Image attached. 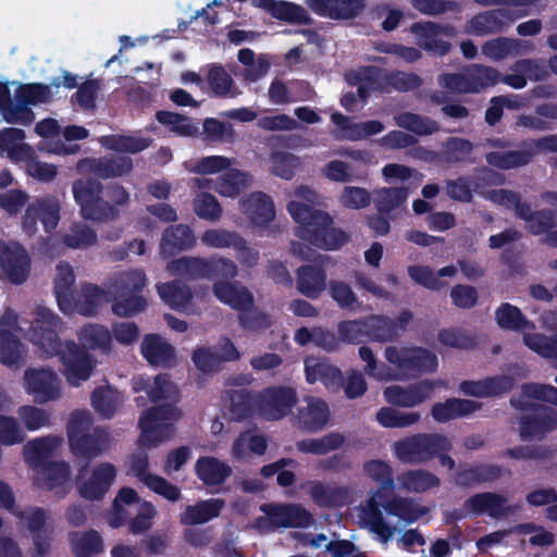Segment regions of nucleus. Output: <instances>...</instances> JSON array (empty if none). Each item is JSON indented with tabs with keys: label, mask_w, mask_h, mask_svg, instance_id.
Listing matches in <instances>:
<instances>
[{
	"label": "nucleus",
	"mask_w": 557,
	"mask_h": 557,
	"mask_svg": "<svg viewBox=\"0 0 557 557\" xmlns=\"http://www.w3.org/2000/svg\"><path fill=\"white\" fill-rule=\"evenodd\" d=\"M61 323V319L52 310L38 306L32 325L30 341L38 345L47 357L58 356L64 367L69 384L79 386L90 377L95 362L89 352L74 341H60L58 330Z\"/></svg>",
	"instance_id": "1"
},
{
	"label": "nucleus",
	"mask_w": 557,
	"mask_h": 557,
	"mask_svg": "<svg viewBox=\"0 0 557 557\" xmlns=\"http://www.w3.org/2000/svg\"><path fill=\"white\" fill-rule=\"evenodd\" d=\"M72 193L75 202L79 206L81 215L85 220L94 222L113 221L120 216L119 206H124L129 200V194L119 184H111L102 197L103 185L91 176L79 177L72 183Z\"/></svg>",
	"instance_id": "2"
},
{
	"label": "nucleus",
	"mask_w": 557,
	"mask_h": 557,
	"mask_svg": "<svg viewBox=\"0 0 557 557\" xmlns=\"http://www.w3.org/2000/svg\"><path fill=\"white\" fill-rule=\"evenodd\" d=\"M287 211L298 225L295 235L317 248L335 250L349 239L343 230L333 226L332 215L323 210L293 200L287 203Z\"/></svg>",
	"instance_id": "3"
},
{
	"label": "nucleus",
	"mask_w": 557,
	"mask_h": 557,
	"mask_svg": "<svg viewBox=\"0 0 557 557\" xmlns=\"http://www.w3.org/2000/svg\"><path fill=\"white\" fill-rule=\"evenodd\" d=\"M91 416L85 410L73 411L66 424L70 450L83 461L77 478L84 476L90 462L109 450L111 445L110 432L101 426L91 430Z\"/></svg>",
	"instance_id": "4"
},
{
	"label": "nucleus",
	"mask_w": 557,
	"mask_h": 557,
	"mask_svg": "<svg viewBox=\"0 0 557 557\" xmlns=\"http://www.w3.org/2000/svg\"><path fill=\"white\" fill-rule=\"evenodd\" d=\"M146 282V274L139 269L117 273L110 284V293L113 297L112 312L123 318L143 312L148 305L147 299L141 295Z\"/></svg>",
	"instance_id": "5"
},
{
	"label": "nucleus",
	"mask_w": 557,
	"mask_h": 557,
	"mask_svg": "<svg viewBox=\"0 0 557 557\" xmlns=\"http://www.w3.org/2000/svg\"><path fill=\"white\" fill-rule=\"evenodd\" d=\"M169 268L172 273L190 280H232L238 274L237 265L233 260L215 256L210 258L184 256L173 260Z\"/></svg>",
	"instance_id": "6"
},
{
	"label": "nucleus",
	"mask_w": 557,
	"mask_h": 557,
	"mask_svg": "<svg viewBox=\"0 0 557 557\" xmlns=\"http://www.w3.org/2000/svg\"><path fill=\"white\" fill-rule=\"evenodd\" d=\"M450 438L441 433H417L394 444L397 458L410 465L433 460L440 451L451 450Z\"/></svg>",
	"instance_id": "7"
},
{
	"label": "nucleus",
	"mask_w": 557,
	"mask_h": 557,
	"mask_svg": "<svg viewBox=\"0 0 557 557\" xmlns=\"http://www.w3.org/2000/svg\"><path fill=\"white\" fill-rule=\"evenodd\" d=\"M180 417V409L172 404L154 406L144 411L138 421L141 431L139 445L151 448L166 442L173 434V422Z\"/></svg>",
	"instance_id": "8"
},
{
	"label": "nucleus",
	"mask_w": 557,
	"mask_h": 557,
	"mask_svg": "<svg viewBox=\"0 0 557 557\" xmlns=\"http://www.w3.org/2000/svg\"><path fill=\"white\" fill-rule=\"evenodd\" d=\"M384 357L403 376L432 373L438 366L436 355L422 347L387 346Z\"/></svg>",
	"instance_id": "9"
},
{
	"label": "nucleus",
	"mask_w": 557,
	"mask_h": 557,
	"mask_svg": "<svg viewBox=\"0 0 557 557\" xmlns=\"http://www.w3.org/2000/svg\"><path fill=\"white\" fill-rule=\"evenodd\" d=\"M511 405L525 412L519 419L521 440H542L557 429V409L536 403L517 406L513 399Z\"/></svg>",
	"instance_id": "10"
},
{
	"label": "nucleus",
	"mask_w": 557,
	"mask_h": 557,
	"mask_svg": "<svg viewBox=\"0 0 557 557\" xmlns=\"http://www.w3.org/2000/svg\"><path fill=\"white\" fill-rule=\"evenodd\" d=\"M298 401L295 387L268 386L259 391V416L267 421H278L289 413Z\"/></svg>",
	"instance_id": "11"
},
{
	"label": "nucleus",
	"mask_w": 557,
	"mask_h": 557,
	"mask_svg": "<svg viewBox=\"0 0 557 557\" xmlns=\"http://www.w3.org/2000/svg\"><path fill=\"white\" fill-rule=\"evenodd\" d=\"M395 483L392 480L391 486L380 482L376 491L367 500V506L362 509V517L370 525V529L382 539L388 540L393 534V529L384 520L381 507L391 502L394 496Z\"/></svg>",
	"instance_id": "12"
},
{
	"label": "nucleus",
	"mask_w": 557,
	"mask_h": 557,
	"mask_svg": "<svg viewBox=\"0 0 557 557\" xmlns=\"http://www.w3.org/2000/svg\"><path fill=\"white\" fill-rule=\"evenodd\" d=\"M443 385L442 381L422 380L407 387L399 385L388 386L384 389V397L388 404L398 407H414L429 399L435 387Z\"/></svg>",
	"instance_id": "13"
},
{
	"label": "nucleus",
	"mask_w": 557,
	"mask_h": 557,
	"mask_svg": "<svg viewBox=\"0 0 557 557\" xmlns=\"http://www.w3.org/2000/svg\"><path fill=\"white\" fill-rule=\"evenodd\" d=\"M260 510L270 517L273 529L307 528L313 520L310 511L299 504L267 503L260 506Z\"/></svg>",
	"instance_id": "14"
},
{
	"label": "nucleus",
	"mask_w": 557,
	"mask_h": 557,
	"mask_svg": "<svg viewBox=\"0 0 557 557\" xmlns=\"http://www.w3.org/2000/svg\"><path fill=\"white\" fill-rule=\"evenodd\" d=\"M410 30L417 36L419 47L428 53L443 57L450 51V42L441 39L440 36H451L454 34L453 26L435 22H416L410 26Z\"/></svg>",
	"instance_id": "15"
},
{
	"label": "nucleus",
	"mask_w": 557,
	"mask_h": 557,
	"mask_svg": "<svg viewBox=\"0 0 557 557\" xmlns=\"http://www.w3.org/2000/svg\"><path fill=\"white\" fill-rule=\"evenodd\" d=\"M24 386L37 404L55 400L61 394L58 376L51 369H27L24 373Z\"/></svg>",
	"instance_id": "16"
},
{
	"label": "nucleus",
	"mask_w": 557,
	"mask_h": 557,
	"mask_svg": "<svg viewBox=\"0 0 557 557\" xmlns=\"http://www.w3.org/2000/svg\"><path fill=\"white\" fill-rule=\"evenodd\" d=\"M0 271L15 284H23L30 271V258L26 249L16 244L9 246L0 240Z\"/></svg>",
	"instance_id": "17"
},
{
	"label": "nucleus",
	"mask_w": 557,
	"mask_h": 557,
	"mask_svg": "<svg viewBox=\"0 0 557 557\" xmlns=\"http://www.w3.org/2000/svg\"><path fill=\"white\" fill-rule=\"evenodd\" d=\"M412 318L413 314L409 310L401 311L396 319L384 314H370L368 315L369 339L377 343L394 342L406 331Z\"/></svg>",
	"instance_id": "18"
},
{
	"label": "nucleus",
	"mask_w": 557,
	"mask_h": 557,
	"mask_svg": "<svg viewBox=\"0 0 557 557\" xmlns=\"http://www.w3.org/2000/svg\"><path fill=\"white\" fill-rule=\"evenodd\" d=\"M506 496L494 492H482L465 502V509L474 516L487 515L494 519L505 518L513 512Z\"/></svg>",
	"instance_id": "19"
},
{
	"label": "nucleus",
	"mask_w": 557,
	"mask_h": 557,
	"mask_svg": "<svg viewBox=\"0 0 557 557\" xmlns=\"http://www.w3.org/2000/svg\"><path fill=\"white\" fill-rule=\"evenodd\" d=\"M117 471L113 463L97 465L90 476L78 486L81 497L87 500H101L112 486Z\"/></svg>",
	"instance_id": "20"
},
{
	"label": "nucleus",
	"mask_w": 557,
	"mask_h": 557,
	"mask_svg": "<svg viewBox=\"0 0 557 557\" xmlns=\"http://www.w3.org/2000/svg\"><path fill=\"white\" fill-rule=\"evenodd\" d=\"M317 15L344 21L357 17L366 7L364 0H306Z\"/></svg>",
	"instance_id": "21"
},
{
	"label": "nucleus",
	"mask_w": 557,
	"mask_h": 557,
	"mask_svg": "<svg viewBox=\"0 0 557 557\" xmlns=\"http://www.w3.org/2000/svg\"><path fill=\"white\" fill-rule=\"evenodd\" d=\"M242 212L255 226L265 227L275 218L273 199L263 191H252L240 200Z\"/></svg>",
	"instance_id": "22"
},
{
	"label": "nucleus",
	"mask_w": 557,
	"mask_h": 557,
	"mask_svg": "<svg viewBox=\"0 0 557 557\" xmlns=\"http://www.w3.org/2000/svg\"><path fill=\"white\" fill-rule=\"evenodd\" d=\"M77 169L79 172L88 170L98 178L108 180L129 173L133 169V160L127 156L82 160Z\"/></svg>",
	"instance_id": "23"
},
{
	"label": "nucleus",
	"mask_w": 557,
	"mask_h": 557,
	"mask_svg": "<svg viewBox=\"0 0 557 557\" xmlns=\"http://www.w3.org/2000/svg\"><path fill=\"white\" fill-rule=\"evenodd\" d=\"M515 380L508 375L488 376L480 381L466 380L460 383V391L473 397L499 396L510 392Z\"/></svg>",
	"instance_id": "24"
},
{
	"label": "nucleus",
	"mask_w": 557,
	"mask_h": 557,
	"mask_svg": "<svg viewBox=\"0 0 557 557\" xmlns=\"http://www.w3.org/2000/svg\"><path fill=\"white\" fill-rule=\"evenodd\" d=\"M140 351L151 366L171 368L176 360L175 349L159 334H148L144 337Z\"/></svg>",
	"instance_id": "25"
},
{
	"label": "nucleus",
	"mask_w": 557,
	"mask_h": 557,
	"mask_svg": "<svg viewBox=\"0 0 557 557\" xmlns=\"http://www.w3.org/2000/svg\"><path fill=\"white\" fill-rule=\"evenodd\" d=\"M228 411L234 421H244L259 414V392L248 388L226 391Z\"/></svg>",
	"instance_id": "26"
},
{
	"label": "nucleus",
	"mask_w": 557,
	"mask_h": 557,
	"mask_svg": "<svg viewBox=\"0 0 557 557\" xmlns=\"http://www.w3.org/2000/svg\"><path fill=\"white\" fill-rule=\"evenodd\" d=\"M505 469L499 465L478 463L460 466L455 475V482L461 487H472L482 483H492L500 479Z\"/></svg>",
	"instance_id": "27"
},
{
	"label": "nucleus",
	"mask_w": 557,
	"mask_h": 557,
	"mask_svg": "<svg viewBox=\"0 0 557 557\" xmlns=\"http://www.w3.org/2000/svg\"><path fill=\"white\" fill-rule=\"evenodd\" d=\"M213 295L232 309L240 311L255 305L252 294L244 286L228 281H216L212 286Z\"/></svg>",
	"instance_id": "28"
},
{
	"label": "nucleus",
	"mask_w": 557,
	"mask_h": 557,
	"mask_svg": "<svg viewBox=\"0 0 557 557\" xmlns=\"http://www.w3.org/2000/svg\"><path fill=\"white\" fill-rule=\"evenodd\" d=\"M528 140L520 143L519 150L491 151L485 154V161L488 165L508 171L528 165L534 158V151L525 145Z\"/></svg>",
	"instance_id": "29"
},
{
	"label": "nucleus",
	"mask_w": 557,
	"mask_h": 557,
	"mask_svg": "<svg viewBox=\"0 0 557 557\" xmlns=\"http://www.w3.org/2000/svg\"><path fill=\"white\" fill-rule=\"evenodd\" d=\"M224 506L225 502L222 498H210L187 505L180 515V522L187 527L207 523L219 517Z\"/></svg>",
	"instance_id": "30"
},
{
	"label": "nucleus",
	"mask_w": 557,
	"mask_h": 557,
	"mask_svg": "<svg viewBox=\"0 0 557 557\" xmlns=\"http://www.w3.org/2000/svg\"><path fill=\"white\" fill-rule=\"evenodd\" d=\"M195 474L206 486L223 484L232 474V468L213 456H201L195 463Z\"/></svg>",
	"instance_id": "31"
},
{
	"label": "nucleus",
	"mask_w": 557,
	"mask_h": 557,
	"mask_svg": "<svg viewBox=\"0 0 557 557\" xmlns=\"http://www.w3.org/2000/svg\"><path fill=\"white\" fill-rule=\"evenodd\" d=\"M75 275L73 268L66 261H60L57 265V276L54 278V295L59 309L69 314L73 311V286Z\"/></svg>",
	"instance_id": "32"
},
{
	"label": "nucleus",
	"mask_w": 557,
	"mask_h": 557,
	"mask_svg": "<svg viewBox=\"0 0 557 557\" xmlns=\"http://www.w3.org/2000/svg\"><path fill=\"white\" fill-rule=\"evenodd\" d=\"M482 405L475 400L449 398L444 403H435L431 414L436 422L444 423L457 418L467 417L478 410Z\"/></svg>",
	"instance_id": "33"
},
{
	"label": "nucleus",
	"mask_w": 557,
	"mask_h": 557,
	"mask_svg": "<svg viewBox=\"0 0 557 557\" xmlns=\"http://www.w3.org/2000/svg\"><path fill=\"white\" fill-rule=\"evenodd\" d=\"M326 288V273L320 265L306 264L297 270V289L310 299H317Z\"/></svg>",
	"instance_id": "34"
},
{
	"label": "nucleus",
	"mask_w": 557,
	"mask_h": 557,
	"mask_svg": "<svg viewBox=\"0 0 557 557\" xmlns=\"http://www.w3.org/2000/svg\"><path fill=\"white\" fill-rule=\"evenodd\" d=\"M330 409L321 398H310L306 407H300L297 420L300 428L307 432L321 431L327 423Z\"/></svg>",
	"instance_id": "35"
},
{
	"label": "nucleus",
	"mask_w": 557,
	"mask_h": 557,
	"mask_svg": "<svg viewBox=\"0 0 557 557\" xmlns=\"http://www.w3.org/2000/svg\"><path fill=\"white\" fill-rule=\"evenodd\" d=\"M495 321L499 329L517 333H530L536 329L535 323L529 320L518 308L509 302H503L495 310Z\"/></svg>",
	"instance_id": "36"
},
{
	"label": "nucleus",
	"mask_w": 557,
	"mask_h": 557,
	"mask_svg": "<svg viewBox=\"0 0 557 557\" xmlns=\"http://www.w3.org/2000/svg\"><path fill=\"white\" fill-rule=\"evenodd\" d=\"M60 444L61 438L52 435L41 436L29 441L24 446L25 461L33 469H39L41 465L50 461V458Z\"/></svg>",
	"instance_id": "37"
},
{
	"label": "nucleus",
	"mask_w": 557,
	"mask_h": 557,
	"mask_svg": "<svg viewBox=\"0 0 557 557\" xmlns=\"http://www.w3.org/2000/svg\"><path fill=\"white\" fill-rule=\"evenodd\" d=\"M196 237L186 224H175L166 227L162 234L161 248L171 256L194 247Z\"/></svg>",
	"instance_id": "38"
},
{
	"label": "nucleus",
	"mask_w": 557,
	"mask_h": 557,
	"mask_svg": "<svg viewBox=\"0 0 557 557\" xmlns=\"http://www.w3.org/2000/svg\"><path fill=\"white\" fill-rule=\"evenodd\" d=\"M60 210L61 206L55 197L45 196L28 206L27 218H37L38 221L41 222L45 231L51 233L59 224Z\"/></svg>",
	"instance_id": "39"
},
{
	"label": "nucleus",
	"mask_w": 557,
	"mask_h": 557,
	"mask_svg": "<svg viewBox=\"0 0 557 557\" xmlns=\"http://www.w3.org/2000/svg\"><path fill=\"white\" fill-rule=\"evenodd\" d=\"M160 298L173 310L185 311L191 302V288L180 280L157 285Z\"/></svg>",
	"instance_id": "40"
},
{
	"label": "nucleus",
	"mask_w": 557,
	"mask_h": 557,
	"mask_svg": "<svg viewBox=\"0 0 557 557\" xmlns=\"http://www.w3.org/2000/svg\"><path fill=\"white\" fill-rule=\"evenodd\" d=\"M408 195L407 187H382L373 190L371 201L379 213L392 215L393 211L405 205Z\"/></svg>",
	"instance_id": "41"
},
{
	"label": "nucleus",
	"mask_w": 557,
	"mask_h": 557,
	"mask_svg": "<svg viewBox=\"0 0 557 557\" xmlns=\"http://www.w3.org/2000/svg\"><path fill=\"white\" fill-rule=\"evenodd\" d=\"M507 18L508 14L505 10L495 9L474 15L469 24L474 35L485 36L502 33L507 24Z\"/></svg>",
	"instance_id": "42"
},
{
	"label": "nucleus",
	"mask_w": 557,
	"mask_h": 557,
	"mask_svg": "<svg viewBox=\"0 0 557 557\" xmlns=\"http://www.w3.org/2000/svg\"><path fill=\"white\" fill-rule=\"evenodd\" d=\"M61 86L60 79L53 78L50 85L44 83L20 84L15 90V98H21L24 104L37 106L52 100V88Z\"/></svg>",
	"instance_id": "43"
},
{
	"label": "nucleus",
	"mask_w": 557,
	"mask_h": 557,
	"mask_svg": "<svg viewBox=\"0 0 557 557\" xmlns=\"http://www.w3.org/2000/svg\"><path fill=\"white\" fill-rule=\"evenodd\" d=\"M473 151V144L461 137H448L437 152L438 161L447 164L472 162L469 157Z\"/></svg>",
	"instance_id": "44"
},
{
	"label": "nucleus",
	"mask_w": 557,
	"mask_h": 557,
	"mask_svg": "<svg viewBox=\"0 0 557 557\" xmlns=\"http://www.w3.org/2000/svg\"><path fill=\"white\" fill-rule=\"evenodd\" d=\"M251 176L247 172L231 166L221 175L213 189L223 197L235 198L250 185Z\"/></svg>",
	"instance_id": "45"
},
{
	"label": "nucleus",
	"mask_w": 557,
	"mask_h": 557,
	"mask_svg": "<svg viewBox=\"0 0 557 557\" xmlns=\"http://www.w3.org/2000/svg\"><path fill=\"white\" fill-rule=\"evenodd\" d=\"M518 219L525 222L527 230L533 235L548 234L555 225V214L553 210L543 209L533 211L530 203L518 212Z\"/></svg>",
	"instance_id": "46"
},
{
	"label": "nucleus",
	"mask_w": 557,
	"mask_h": 557,
	"mask_svg": "<svg viewBox=\"0 0 557 557\" xmlns=\"http://www.w3.org/2000/svg\"><path fill=\"white\" fill-rule=\"evenodd\" d=\"M345 437L338 432H330L319 438H304L296 443L300 453L323 456L343 446Z\"/></svg>",
	"instance_id": "47"
},
{
	"label": "nucleus",
	"mask_w": 557,
	"mask_h": 557,
	"mask_svg": "<svg viewBox=\"0 0 557 557\" xmlns=\"http://www.w3.org/2000/svg\"><path fill=\"white\" fill-rule=\"evenodd\" d=\"M73 554L76 557H92L103 552L101 535L94 529L86 532H73L70 534Z\"/></svg>",
	"instance_id": "48"
},
{
	"label": "nucleus",
	"mask_w": 557,
	"mask_h": 557,
	"mask_svg": "<svg viewBox=\"0 0 557 557\" xmlns=\"http://www.w3.org/2000/svg\"><path fill=\"white\" fill-rule=\"evenodd\" d=\"M35 470L41 476L40 486L48 491L62 486L70 479V466L64 460H50Z\"/></svg>",
	"instance_id": "49"
},
{
	"label": "nucleus",
	"mask_w": 557,
	"mask_h": 557,
	"mask_svg": "<svg viewBox=\"0 0 557 557\" xmlns=\"http://www.w3.org/2000/svg\"><path fill=\"white\" fill-rule=\"evenodd\" d=\"M398 481L405 490L414 493H423L441 484L437 475L424 469L406 471L398 476Z\"/></svg>",
	"instance_id": "50"
},
{
	"label": "nucleus",
	"mask_w": 557,
	"mask_h": 557,
	"mask_svg": "<svg viewBox=\"0 0 557 557\" xmlns=\"http://www.w3.org/2000/svg\"><path fill=\"white\" fill-rule=\"evenodd\" d=\"M395 123L418 136H428L440 131V124L435 120L412 112L397 114Z\"/></svg>",
	"instance_id": "51"
},
{
	"label": "nucleus",
	"mask_w": 557,
	"mask_h": 557,
	"mask_svg": "<svg viewBox=\"0 0 557 557\" xmlns=\"http://www.w3.org/2000/svg\"><path fill=\"white\" fill-rule=\"evenodd\" d=\"M384 509L387 515L397 517L406 523H413L428 513L426 507H420L412 499L404 497H394L384 504Z\"/></svg>",
	"instance_id": "52"
},
{
	"label": "nucleus",
	"mask_w": 557,
	"mask_h": 557,
	"mask_svg": "<svg viewBox=\"0 0 557 557\" xmlns=\"http://www.w3.org/2000/svg\"><path fill=\"white\" fill-rule=\"evenodd\" d=\"M271 16L283 22L298 24V25H310L312 18L306 11V9L299 4L289 1H276L270 12Z\"/></svg>",
	"instance_id": "53"
},
{
	"label": "nucleus",
	"mask_w": 557,
	"mask_h": 557,
	"mask_svg": "<svg viewBox=\"0 0 557 557\" xmlns=\"http://www.w3.org/2000/svg\"><path fill=\"white\" fill-rule=\"evenodd\" d=\"M524 45L527 46V42L521 39L498 37L487 40L482 46V52L485 57L499 61L508 55H518L520 53L519 47Z\"/></svg>",
	"instance_id": "54"
},
{
	"label": "nucleus",
	"mask_w": 557,
	"mask_h": 557,
	"mask_svg": "<svg viewBox=\"0 0 557 557\" xmlns=\"http://www.w3.org/2000/svg\"><path fill=\"white\" fill-rule=\"evenodd\" d=\"M78 339L89 349H101L108 352L111 348L112 335L106 326L87 324L78 333Z\"/></svg>",
	"instance_id": "55"
},
{
	"label": "nucleus",
	"mask_w": 557,
	"mask_h": 557,
	"mask_svg": "<svg viewBox=\"0 0 557 557\" xmlns=\"http://www.w3.org/2000/svg\"><path fill=\"white\" fill-rule=\"evenodd\" d=\"M22 359V343L18 337L5 329H0V362L3 366L18 367Z\"/></svg>",
	"instance_id": "56"
},
{
	"label": "nucleus",
	"mask_w": 557,
	"mask_h": 557,
	"mask_svg": "<svg viewBox=\"0 0 557 557\" xmlns=\"http://www.w3.org/2000/svg\"><path fill=\"white\" fill-rule=\"evenodd\" d=\"M156 120L165 126H169L172 133L180 136H194L198 133V125L185 115L166 110L156 112Z\"/></svg>",
	"instance_id": "57"
},
{
	"label": "nucleus",
	"mask_w": 557,
	"mask_h": 557,
	"mask_svg": "<svg viewBox=\"0 0 557 557\" xmlns=\"http://www.w3.org/2000/svg\"><path fill=\"white\" fill-rule=\"evenodd\" d=\"M310 495L313 502L322 507H337L345 503L347 493L338 486H327L322 482H313L310 487Z\"/></svg>",
	"instance_id": "58"
},
{
	"label": "nucleus",
	"mask_w": 557,
	"mask_h": 557,
	"mask_svg": "<svg viewBox=\"0 0 557 557\" xmlns=\"http://www.w3.org/2000/svg\"><path fill=\"white\" fill-rule=\"evenodd\" d=\"M471 94L495 86L500 78V73L487 65L472 64L467 69Z\"/></svg>",
	"instance_id": "59"
},
{
	"label": "nucleus",
	"mask_w": 557,
	"mask_h": 557,
	"mask_svg": "<svg viewBox=\"0 0 557 557\" xmlns=\"http://www.w3.org/2000/svg\"><path fill=\"white\" fill-rule=\"evenodd\" d=\"M359 357L367 363L364 371L366 373L379 381H394L398 379L396 371L384 362H379L368 346H361L359 348Z\"/></svg>",
	"instance_id": "60"
},
{
	"label": "nucleus",
	"mask_w": 557,
	"mask_h": 557,
	"mask_svg": "<svg viewBox=\"0 0 557 557\" xmlns=\"http://www.w3.org/2000/svg\"><path fill=\"white\" fill-rule=\"evenodd\" d=\"M376 420L384 428H407L420 420V413L401 412L392 407H382L376 412Z\"/></svg>",
	"instance_id": "61"
},
{
	"label": "nucleus",
	"mask_w": 557,
	"mask_h": 557,
	"mask_svg": "<svg viewBox=\"0 0 557 557\" xmlns=\"http://www.w3.org/2000/svg\"><path fill=\"white\" fill-rule=\"evenodd\" d=\"M337 332L343 342L359 344L369 339L368 317L358 320H347L338 323Z\"/></svg>",
	"instance_id": "62"
},
{
	"label": "nucleus",
	"mask_w": 557,
	"mask_h": 557,
	"mask_svg": "<svg viewBox=\"0 0 557 557\" xmlns=\"http://www.w3.org/2000/svg\"><path fill=\"white\" fill-rule=\"evenodd\" d=\"M91 406L104 419H111L116 410V393L111 387L99 386L90 395Z\"/></svg>",
	"instance_id": "63"
},
{
	"label": "nucleus",
	"mask_w": 557,
	"mask_h": 557,
	"mask_svg": "<svg viewBox=\"0 0 557 557\" xmlns=\"http://www.w3.org/2000/svg\"><path fill=\"white\" fill-rule=\"evenodd\" d=\"M523 343L531 350L546 359L557 360V336H546L541 333H525Z\"/></svg>",
	"instance_id": "64"
}]
</instances>
